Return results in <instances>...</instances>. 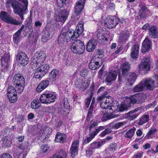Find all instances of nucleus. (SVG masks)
<instances>
[{
  "instance_id": "22",
  "label": "nucleus",
  "mask_w": 158,
  "mask_h": 158,
  "mask_svg": "<svg viewBox=\"0 0 158 158\" xmlns=\"http://www.w3.org/2000/svg\"><path fill=\"white\" fill-rule=\"evenodd\" d=\"M118 73L116 70L111 71L107 74L106 78L107 82L110 83L114 81L117 77Z\"/></svg>"
},
{
  "instance_id": "33",
  "label": "nucleus",
  "mask_w": 158,
  "mask_h": 158,
  "mask_svg": "<svg viewBox=\"0 0 158 158\" xmlns=\"http://www.w3.org/2000/svg\"><path fill=\"white\" fill-rule=\"evenodd\" d=\"M50 68L49 64H44L41 66L37 68L39 69V71H40L43 75H45L47 73H48Z\"/></svg>"
},
{
  "instance_id": "56",
  "label": "nucleus",
  "mask_w": 158,
  "mask_h": 158,
  "mask_svg": "<svg viewBox=\"0 0 158 158\" xmlns=\"http://www.w3.org/2000/svg\"><path fill=\"white\" fill-rule=\"evenodd\" d=\"M29 146V142L28 141L25 142L20 145L19 148V149H21L22 150H26L28 148Z\"/></svg>"
},
{
  "instance_id": "21",
  "label": "nucleus",
  "mask_w": 158,
  "mask_h": 158,
  "mask_svg": "<svg viewBox=\"0 0 158 158\" xmlns=\"http://www.w3.org/2000/svg\"><path fill=\"white\" fill-rule=\"evenodd\" d=\"M129 37V32L125 31L120 33L118 42L119 44H122L125 42Z\"/></svg>"
},
{
  "instance_id": "23",
  "label": "nucleus",
  "mask_w": 158,
  "mask_h": 158,
  "mask_svg": "<svg viewBox=\"0 0 158 158\" xmlns=\"http://www.w3.org/2000/svg\"><path fill=\"white\" fill-rule=\"evenodd\" d=\"M144 85V87L146 86L147 88L150 90H153L155 87L154 81L149 79H146L144 81H143Z\"/></svg>"
},
{
  "instance_id": "59",
  "label": "nucleus",
  "mask_w": 158,
  "mask_h": 158,
  "mask_svg": "<svg viewBox=\"0 0 158 158\" xmlns=\"http://www.w3.org/2000/svg\"><path fill=\"white\" fill-rule=\"evenodd\" d=\"M1 65L2 69V71L6 72L8 71V63L4 62L3 61H2V62H1Z\"/></svg>"
},
{
  "instance_id": "1",
  "label": "nucleus",
  "mask_w": 158,
  "mask_h": 158,
  "mask_svg": "<svg viewBox=\"0 0 158 158\" xmlns=\"http://www.w3.org/2000/svg\"><path fill=\"white\" fill-rule=\"evenodd\" d=\"M74 30L71 29L66 31L65 28H64L58 38V43L59 46L62 47L64 45L70 41L71 39H75L74 36Z\"/></svg>"
},
{
  "instance_id": "53",
  "label": "nucleus",
  "mask_w": 158,
  "mask_h": 158,
  "mask_svg": "<svg viewBox=\"0 0 158 158\" xmlns=\"http://www.w3.org/2000/svg\"><path fill=\"white\" fill-rule=\"evenodd\" d=\"M57 5L60 7H62L64 5L67 4L68 2V0H56Z\"/></svg>"
},
{
  "instance_id": "12",
  "label": "nucleus",
  "mask_w": 158,
  "mask_h": 158,
  "mask_svg": "<svg viewBox=\"0 0 158 158\" xmlns=\"http://www.w3.org/2000/svg\"><path fill=\"white\" fill-rule=\"evenodd\" d=\"M119 19L114 17L107 19L104 22L105 26L109 29L115 27L118 23Z\"/></svg>"
},
{
  "instance_id": "14",
  "label": "nucleus",
  "mask_w": 158,
  "mask_h": 158,
  "mask_svg": "<svg viewBox=\"0 0 158 158\" xmlns=\"http://www.w3.org/2000/svg\"><path fill=\"white\" fill-rule=\"evenodd\" d=\"M139 109L138 108L135 109L129 112L124 115V116L129 120H132L135 118L139 115V113H136Z\"/></svg>"
},
{
  "instance_id": "2",
  "label": "nucleus",
  "mask_w": 158,
  "mask_h": 158,
  "mask_svg": "<svg viewBox=\"0 0 158 158\" xmlns=\"http://www.w3.org/2000/svg\"><path fill=\"white\" fill-rule=\"evenodd\" d=\"M97 93L101 94V95L98 97L97 98L98 100L100 101L101 107L102 108H106L109 105H108L107 103H110L112 102V98L111 97L110 98H107L106 95L108 93L106 90L105 87H101L99 89Z\"/></svg>"
},
{
  "instance_id": "3",
  "label": "nucleus",
  "mask_w": 158,
  "mask_h": 158,
  "mask_svg": "<svg viewBox=\"0 0 158 158\" xmlns=\"http://www.w3.org/2000/svg\"><path fill=\"white\" fill-rule=\"evenodd\" d=\"M5 4L6 7L12 6L14 12L15 14L18 15L22 20H23L24 11L23 10V6L21 4L15 0H7Z\"/></svg>"
},
{
  "instance_id": "18",
  "label": "nucleus",
  "mask_w": 158,
  "mask_h": 158,
  "mask_svg": "<svg viewBox=\"0 0 158 158\" xmlns=\"http://www.w3.org/2000/svg\"><path fill=\"white\" fill-rule=\"evenodd\" d=\"M107 104H108V103ZM109 105L106 108H102L104 109H108L109 110H110V113H112L116 111L118 109L119 104L118 102L115 101L114 102H113L112 100V102H110V103H109Z\"/></svg>"
},
{
  "instance_id": "38",
  "label": "nucleus",
  "mask_w": 158,
  "mask_h": 158,
  "mask_svg": "<svg viewBox=\"0 0 158 158\" xmlns=\"http://www.w3.org/2000/svg\"><path fill=\"white\" fill-rule=\"evenodd\" d=\"M66 152L63 149H61L59 152V155L55 154L53 155L52 158H66Z\"/></svg>"
},
{
  "instance_id": "31",
  "label": "nucleus",
  "mask_w": 158,
  "mask_h": 158,
  "mask_svg": "<svg viewBox=\"0 0 158 158\" xmlns=\"http://www.w3.org/2000/svg\"><path fill=\"white\" fill-rule=\"evenodd\" d=\"M66 139V135L65 134L58 132L56 136L55 141L56 142L64 143Z\"/></svg>"
},
{
  "instance_id": "37",
  "label": "nucleus",
  "mask_w": 158,
  "mask_h": 158,
  "mask_svg": "<svg viewBox=\"0 0 158 158\" xmlns=\"http://www.w3.org/2000/svg\"><path fill=\"white\" fill-rule=\"evenodd\" d=\"M150 11H139L138 15L135 18L136 19H143L147 18L148 15H150Z\"/></svg>"
},
{
  "instance_id": "46",
  "label": "nucleus",
  "mask_w": 158,
  "mask_h": 158,
  "mask_svg": "<svg viewBox=\"0 0 158 158\" xmlns=\"http://www.w3.org/2000/svg\"><path fill=\"white\" fill-rule=\"evenodd\" d=\"M44 76L40 71H39V69H37L34 73L33 78L40 80Z\"/></svg>"
},
{
  "instance_id": "62",
  "label": "nucleus",
  "mask_w": 158,
  "mask_h": 158,
  "mask_svg": "<svg viewBox=\"0 0 158 158\" xmlns=\"http://www.w3.org/2000/svg\"><path fill=\"white\" fill-rule=\"evenodd\" d=\"M42 25V22L40 21H36L35 22L34 28L39 29Z\"/></svg>"
},
{
  "instance_id": "54",
  "label": "nucleus",
  "mask_w": 158,
  "mask_h": 158,
  "mask_svg": "<svg viewBox=\"0 0 158 158\" xmlns=\"http://www.w3.org/2000/svg\"><path fill=\"white\" fill-rule=\"evenodd\" d=\"M10 60V55L9 54L5 53L3 57L1 59V62L3 61L4 62L8 63Z\"/></svg>"
},
{
  "instance_id": "61",
  "label": "nucleus",
  "mask_w": 158,
  "mask_h": 158,
  "mask_svg": "<svg viewBox=\"0 0 158 158\" xmlns=\"http://www.w3.org/2000/svg\"><path fill=\"white\" fill-rule=\"evenodd\" d=\"M104 128V127L103 126H101L96 129L95 131H91L90 133L92 134L95 137L100 131L103 130Z\"/></svg>"
},
{
  "instance_id": "5",
  "label": "nucleus",
  "mask_w": 158,
  "mask_h": 158,
  "mask_svg": "<svg viewBox=\"0 0 158 158\" xmlns=\"http://www.w3.org/2000/svg\"><path fill=\"white\" fill-rule=\"evenodd\" d=\"M70 48L73 53L82 54L84 53L85 46L83 42L80 40H77L72 43L70 46Z\"/></svg>"
},
{
  "instance_id": "35",
  "label": "nucleus",
  "mask_w": 158,
  "mask_h": 158,
  "mask_svg": "<svg viewBox=\"0 0 158 158\" xmlns=\"http://www.w3.org/2000/svg\"><path fill=\"white\" fill-rule=\"evenodd\" d=\"M103 143L102 141H99L98 142H94L91 143L89 147V152H92L93 150L95 149L98 148L101 145H102Z\"/></svg>"
},
{
  "instance_id": "43",
  "label": "nucleus",
  "mask_w": 158,
  "mask_h": 158,
  "mask_svg": "<svg viewBox=\"0 0 158 158\" xmlns=\"http://www.w3.org/2000/svg\"><path fill=\"white\" fill-rule=\"evenodd\" d=\"M69 106L70 105L67 99V98L63 99L61 104L62 108H64L68 110L70 109Z\"/></svg>"
},
{
  "instance_id": "11",
  "label": "nucleus",
  "mask_w": 158,
  "mask_h": 158,
  "mask_svg": "<svg viewBox=\"0 0 158 158\" xmlns=\"http://www.w3.org/2000/svg\"><path fill=\"white\" fill-rule=\"evenodd\" d=\"M16 60L19 64L25 66L29 62L28 58L25 53L20 52L18 53L16 56Z\"/></svg>"
},
{
  "instance_id": "64",
  "label": "nucleus",
  "mask_w": 158,
  "mask_h": 158,
  "mask_svg": "<svg viewBox=\"0 0 158 158\" xmlns=\"http://www.w3.org/2000/svg\"><path fill=\"white\" fill-rule=\"evenodd\" d=\"M117 148V144L115 143H111L110 146V149L113 151H115Z\"/></svg>"
},
{
  "instance_id": "40",
  "label": "nucleus",
  "mask_w": 158,
  "mask_h": 158,
  "mask_svg": "<svg viewBox=\"0 0 158 158\" xmlns=\"http://www.w3.org/2000/svg\"><path fill=\"white\" fill-rule=\"evenodd\" d=\"M149 120V115L148 114H145L140 118L138 124L143 125V123L147 122Z\"/></svg>"
},
{
  "instance_id": "58",
  "label": "nucleus",
  "mask_w": 158,
  "mask_h": 158,
  "mask_svg": "<svg viewBox=\"0 0 158 158\" xmlns=\"http://www.w3.org/2000/svg\"><path fill=\"white\" fill-rule=\"evenodd\" d=\"M89 136L85 139L83 142V144H85L89 142L94 138V136L92 134L90 133L89 134Z\"/></svg>"
},
{
  "instance_id": "26",
  "label": "nucleus",
  "mask_w": 158,
  "mask_h": 158,
  "mask_svg": "<svg viewBox=\"0 0 158 158\" xmlns=\"http://www.w3.org/2000/svg\"><path fill=\"white\" fill-rule=\"evenodd\" d=\"M49 82L48 80L42 81L36 88V91L38 92L42 91L49 85Z\"/></svg>"
},
{
  "instance_id": "45",
  "label": "nucleus",
  "mask_w": 158,
  "mask_h": 158,
  "mask_svg": "<svg viewBox=\"0 0 158 158\" xmlns=\"http://www.w3.org/2000/svg\"><path fill=\"white\" fill-rule=\"evenodd\" d=\"M84 5L80 4L77 3L75 7V13L78 15L82 10L84 7Z\"/></svg>"
},
{
  "instance_id": "13",
  "label": "nucleus",
  "mask_w": 158,
  "mask_h": 158,
  "mask_svg": "<svg viewBox=\"0 0 158 158\" xmlns=\"http://www.w3.org/2000/svg\"><path fill=\"white\" fill-rule=\"evenodd\" d=\"M149 58H144V61L142 62L139 65V70L140 71H143L144 72L146 73L149 70Z\"/></svg>"
},
{
  "instance_id": "52",
  "label": "nucleus",
  "mask_w": 158,
  "mask_h": 158,
  "mask_svg": "<svg viewBox=\"0 0 158 158\" xmlns=\"http://www.w3.org/2000/svg\"><path fill=\"white\" fill-rule=\"evenodd\" d=\"M8 98L10 102L11 103H15L17 100V94L15 95H7Z\"/></svg>"
},
{
  "instance_id": "44",
  "label": "nucleus",
  "mask_w": 158,
  "mask_h": 158,
  "mask_svg": "<svg viewBox=\"0 0 158 158\" xmlns=\"http://www.w3.org/2000/svg\"><path fill=\"white\" fill-rule=\"evenodd\" d=\"M135 130L136 128L134 127L129 129L126 132V133L125 134V136L126 138L130 139L133 136Z\"/></svg>"
},
{
  "instance_id": "34",
  "label": "nucleus",
  "mask_w": 158,
  "mask_h": 158,
  "mask_svg": "<svg viewBox=\"0 0 158 158\" xmlns=\"http://www.w3.org/2000/svg\"><path fill=\"white\" fill-rule=\"evenodd\" d=\"M131 106L130 103H129L127 101V98L123 103H122L119 107L118 111H123L127 109L129 107Z\"/></svg>"
},
{
  "instance_id": "19",
  "label": "nucleus",
  "mask_w": 158,
  "mask_h": 158,
  "mask_svg": "<svg viewBox=\"0 0 158 158\" xmlns=\"http://www.w3.org/2000/svg\"><path fill=\"white\" fill-rule=\"evenodd\" d=\"M32 17L31 15L29 20L27 21L26 25L25 26L24 29L23 31L26 33H29V32L31 34L33 31V27L32 24Z\"/></svg>"
},
{
  "instance_id": "28",
  "label": "nucleus",
  "mask_w": 158,
  "mask_h": 158,
  "mask_svg": "<svg viewBox=\"0 0 158 158\" xmlns=\"http://www.w3.org/2000/svg\"><path fill=\"white\" fill-rule=\"evenodd\" d=\"M97 45V42L94 39L90 40L88 43L86 47V50L89 52L93 51Z\"/></svg>"
},
{
  "instance_id": "27",
  "label": "nucleus",
  "mask_w": 158,
  "mask_h": 158,
  "mask_svg": "<svg viewBox=\"0 0 158 158\" xmlns=\"http://www.w3.org/2000/svg\"><path fill=\"white\" fill-rule=\"evenodd\" d=\"M92 59L98 64L100 67L104 61V55L101 54H96L93 57Z\"/></svg>"
},
{
  "instance_id": "15",
  "label": "nucleus",
  "mask_w": 158,
  "mask_h": 158,
  "mask_svg": "<svg viewBox=\"0 0 158 158\" xmlns=\"http://www.w3.org/2000/svg\"><path fill=\"white\" fill-rule=\"evenodd\" d=\"M148 34L150 38H157L158 36V28L155 26H151L148 29Z\"/></svg>"
},
{
  "instance_id": "9",
  "label": "nucleus",
  "mask_w": 158,
  "mask_h": 158,
  "mask_svg": "<svg viewBox=\"0 0 158 158\" xmlns=\"http://www.w3.org/2000/svg\"><path fill=\"white\" fill-rule=\"evenodd\" d=\"M56 98V96L54 94L45 93L41 95L40 100L43 104H48L54 102Z\"/></svg>"
},
{
  "instance_id": "30",
  "label": "nucleus",
  "mask_w": 158,
  "mask_h": 158,
  "mask_svg": "<svg viewBox=\"0 0 158 158\" xmlns=\"http://www.w3.org/2000/svg\"><path fill=\"white\" fill-rule=\"evenodd\" d=\"M97 41L101 44H105L107 40V38L106 37L102 32H98L97 33Z\"/></svg>"
},
{
  "instance_id": "50",
  "label": "nucleus",
  "mask_w": 158,
  "mask_h": 158,
  "mask_svg": "<svg viewBox=\"0 0 158 158\" xmlns=\"http://www.w3.org/2000/svg\"><path fill=\"white\" fill-rule=\"evenodd\" d=\"M139 11H145V12H146V11H149L145 6V4L142 2H139Z\"/></svg>"
},
{
  "instance_id": "42",
  "label": "nucleus",
  "mask_w": 158,
  "mask_h": 158,
  "mask_svg": "<svg viewBox=\"0 0 158 158\" xmlns=\"http://www.w3.org/2000/svg\"><path fill=\"white\" fill-rule=\"evenodd\" d=\"M2 141L3 146L6 147L10 146L12 143L11 139L7 136L5 137Z\"/></svg>"
},
{
  "instance_id": "16",
  "label": "nucleus",
  "mask_w": 158,
  "mask_h": 158,
  "mask_svg": "<svg viewBox=\"0 0 158 158\" xmlns=\"http://www.w3.org/2000/svg\"><path fill=\"white\" fill-rule=\"evenodd\" d=\"M151 41L148 38H146L142 43L141 51L143 53L148 52L150 48Z\"/></svg>"
},
{
  "instance_id": "41",
  "label": "nucleus",
  "mask_w": 158,
  "mask_h": 158,
  "mask_svg": "<svg viewBox=\"0 0 158 158\" xmlns=\"http://www.w3.org/2000/svg\"><path fill=\"white\" fill-rule=\"evenodd\" d=\"M100 67V66L92 58L89 64V68L92 70H95Z\"/></svg>"
},
{
  "instance_id": "39",
  "label": "nucleus",
  "mask_w": 158,
  "mask_h": 158,
  "mask_svg": "<svg viewBox=\"0 0 158 158\" xmlns=\"http://www.w3.org/2000/svg\"><path fill=\"white\" fill-rule=\"evenodd\" d=\"M143 83V81H142L139 84L135 86L133 89L134 92H137L143 91L144 88Z\"/></svg>"
},
{
  "instance_id": "55",
  "label": "nucleus",
  "mask_w": 158,
  "mask_h": 158,
  "mask_svg": "<svg viewBox=\"0 0 158 158\" xmlns=\"http://www.w3.org/2000/svg\"><path fill=\"white\" fill-rule=\"evenodd\" d=\"M126 123L127 122L125 121L118 122L114 125L113 128L115 129H118L120 127L124 126Z\"/></svg>"
},
{
  "instance_id": "63",
  "label": "nucleus",
  "mask_w": 158,
  "mask_h": 158,
  "mask_svg": "<svg viewBox=\"0 0 158 158\" xmlns=\"http://www.w3.org/2000/svg\"><path fill=\"white\" fill-rule=\"evenodd\" d=\"M93 107L90 106L89 108L88 111V114L86 117V119L88 121L90 120V117L92 115V113L93 110Z\"/></svg>"
},
{
  "instance_id": "25",
  "label": "nucleus",
  "mask_w": 158,
  "mask_h": 158,
  "mask_svg": "<svg viewBox=\"0 0 158 158\" xmlns=\"http://www.w3.org/2000/svg\"><path fill=\"white\" fill-rule=\"evenodd\" d=\"M139 46L138 44H134L132 46L131 53V56L132 58H137L139 54Z\"/></svg>"
},
{
  "instance_id": "17",
  "label": "nucleus",
  "mask_w": 158,
  "mask_h": 158,
  "mask_svg": "<svg viewBox=\"0 0 158 158\" xmlns=\"http://www.w3.org/2000/svg\"><path fill=\"white\" fill-rule=\"evenodd\" d=\"M59 71L57 69H54L50 72L48 77V80L51 83L54 82L56 80L58 76Z\"/></svg>"
},
{
  "instance_id": "32",
  "label": "nucleus",
  "mask_w": 158,
  "mask_h": 158,
  "mask_svg": "<svg viewBox=\"0 0 158 158\" xmlns=\"http://www.w3.org/2000/svg\"><path fill=\"white\" fill-rule=\"evenodd\" d=\"M52 30V28L49 25H46L43 31V37L45 39L48 38L50 35V33Z\"/></svg>"
},
{
  "instance_id": "8",
  "label": "nucleus",
  "mask_w": 158,
  "mask_h": 158,
  "mask_svg": "<svg viewBox=\"0 0 158 158\" xmlns=\"http://www.w3.org/2000/svg\"><path fill=\"white\" fill-rule=\"evenodd\" d=\"M45 59V55L43 52H36L32 58L31 64L32 65L34 64V66L39 64H41L44 61Z\"/></svg>"
},
{
  "instance_id": "10",
  "label": "nucleus",
  "mask_w": 158,
  "mask_h": 158,
  "mask_svg": "<svg viewBox=\"0 0 158 158\" xmlns=\"http://www.w3.org/2000/svg\"><path fill=\"white\" fill-rule=\"evenodd\" d=\"M69 12L67 10L64 9L61 10L58 9L55 11L56 16L55 19L56 21L64 23L68 16Z\"/></svg>"
},
{
  "instance_id": "47",
  "label": "nucleus",
  "mask_w": 158,
  "mask_h": 158,
  "mask_svg": "<svg viewBox=\"0 0 158 158\" xmlns=\"http://www.w3.org/2000/svg\"><path fill=\"white\" fill-rule=\"evenodd\" d=\"M40 106V103L38 99L33 100L31 103V107L33 109L38 108Z\"/></svg>"
},
{
  "instance_id": "24",
  "label": "nucleus",
  "mask_w": 158,
  "mask_h": 158,
  "mask_svg": "<svg viewBox=\"0 0 158 158\" xmlns=\"http://www.w3.org/2000/svg\"><path fill=\"white\" fill-rule=\"evenodd\" d=\"M78 147V141H76L72 143L70 149L71 156L72 157H74L77 155Z\"/></svg>"
},
{
  "instance_id": "60",
  "label": "nucleus",
  "mask_w": 158,
  "mask_h": 158,
  "mask_svg": "<svg viewBox=\"0 0 158 158\" xmlns=\"http://www.w3.org/2000/svg\"><path fill=\"white\" fill-rule=\"evenodd\" d=\"M88 85L89 84L87 82H86L83 80L82 82H81V86L80 90L81 91H84L86 89Z\"/></svg>"
},
{
  "instance_id": "51",
  "label": "nucleus",
  "mask_w": 158,
  "mask_h": 158,
  "mask_svg": "<svg viewBox=\"0 0 158 158\" xmlns=\"http://www.w3.org/2000/svg\"><path fill=\"white\" fill-rule=\"evenodd\" d=\"M98 124V123L97 121L91 120L90 122L89 126V131L91 132L92 129L97 126Z\"/></svg>"
},
{
  "instance_id": "48",
  "label": "nucleus",
  "mask_w": 158,
  "mask_h": 158,
  "mask_svg": "<svg viewBox=\"0 0 158 158\" xmlns=\"http://www.w3.org/2000/svg\"><path fill=\"white\" fill-rule=\"evenodd\" d=\"M80 28H79V26L77 27V31H74L73 33L74 36H75V39L77 38L84 31V28L80 26Z\"/></svg>"
},
{
  "instance_id": "36",
  "label": "nucleus",
  "mask_w": 158,
  "mask_h": 158,
  "mask_svg": "<svg viewBox=\"0 0 158 158\" xmlns=\"http://www.w3.org/2000/svg\"><path fill=\"white\" fill-rule=\"evenodd\" d=\"M137 77V75L135 73H130L129 74L127 78V81L129 83L130 85H132L133 83L135 82Z\"/></svg>"
},
{
  "instance_id": "29",
  "label": "nucleus",
  "mask_w": 158,
  "mask_h": 158,
  "mask_svg": "<svg viewBox=\"0 0 158 158\" xmlns=\"http://www.w3.org/2000/svg\"><path fill=\"white\" fill-rule=\"evenodd\" d=\"M130 69V65L127 62H125L122 65L121 71L122 75L126 76L128 73Z\"/></svg>"
},
{
  "instance_id": "6",
  "label": "nucleus",
  "mask_w": 158,
  "mask_h": 158,
  "mask_svg": "<svg viewBox=\"0 0 158 158\" xmlns=\"http://www.w3.org/2000/svg\"><path fill=\"white\" fill-rule=\"evenodd\" d=\"M0 18L4 22L15 25H19L21 24L23 21L21 19L20 21L16 20L5 11H2L0 12Z\"/></svg>"
},
{
  "instance_id": "4",
  "label": "nucleus",
  "mask_w": 158,
  "mask_h": 158,
  "mask_svg": "<svg viewBox=\"0 0 158 158\" xmlns=\"http://www.w3.org/2000/svg\"><path fill=\"white\" fill-rule=\"evenodd\" d=\"M13 82L19 93H21L23 91L25 85V79L22 75L20 74L15 75L13 78Z\"/></svg>"
},
{
  "instance_id": "49",
  "label": "nucleus",
  "mask_w": 158,
  "mask_h": 158,
  "mask_svg": "<svg viewBox=\"0 0 158 158\" xmlns=\"http://www.w3.org/2000/svg\"><path fill=\"white\" fill-rule=\"evenodd\" d=\"M7 95H15L17 94V91L15 88L12 85L9 86L7 90Z\"/></svg>"
},
{
  "instance_id": "20",
  "label": "nucleus",
  "mask_w": 158,
  "mask_h": 158,
  "mask_svg": "<svg viewBox=\"0 0 158 158\" xmlns=\"http://www.w3.org/2000/svg\"><path fill=\"white\" fill-rule=\"evenodd\" d=\"M24 29V25H23L13 35V40L14 43L16 44H18L20 41L21 33Z\"/></svg>"
},
{
  "instance_id": "7",
  "label": "nucleus",
  "mask_w": 158,
  "mask_h": 158,
  "mask_svg": "<svg viewBox=\"0 0 158 158\" xmlns=\"http://www.w3.org/2000/svg\"><path fill=\"white\" fill-rule=\"evenodd\" d=\"M127 101L132 105L135 104H142L144 102V99L142 93H138L127 98Z\"/></svg>"
},
{
  "instance_id": "57",
  "label": "nucleus",
  "mask_w": 158,
  "mask_h": 158,
  "mask_svg": "<svg viewBox=\"0 0 158 158\" xmlns=\"http://www.w3.org/2000/svg\"><path fill=\"white\" fill-rule=\"evenodd\" d=\"M156 131V129H150L146 135L145 137H146L147 139L150 138L151 135H153L155 134Z\"/></svg>"
}]
</instances>
